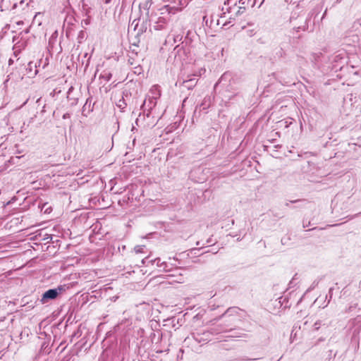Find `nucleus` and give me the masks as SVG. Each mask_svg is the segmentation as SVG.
<instances>
[{
	"label": "nucleus",
	"instance_id": "1",
	"mask_svg": "<svg viewBox=\"0 0 361 361\" xmlns=\"http://www.w3.org/2000/svg\"><path fill=\"white\" fill-rule=\"evenodd\" d=\"M178 9L174 6L166 5L157 11H152L147 13L149 26L154 30L159 31L166 30L173 20V16Z\"/></svg>",
	"mask_w": 361,
	"mask_h": 361
},
{
	"label": "nucleus",
	"instance_id": "2",
	"mask_svg": "<svg viewBox=\"0 0 361 361\" xmlns=\"http://www.w3.org/2000/svg\"><path fill=\"white\" fill-rule=\"evenodd\" d=\"M242 313L243 310L238 307L228 308L221 315L210 321V323L214 324V322L222 320L221 324L214 327L213 333L219 334L232 331L238 323L241 321Z\"/></svg>",
	"mask_w": 361,
	"mask_h": 361
},
{
	"label": "nucleus",
	"instance_id": "3",
	"mask_svg": "<svg viewBox=\"0 0 361 361\" xmlns=\"http://www.w3.org/2000/svg\"><path fill=\"white\" fill-rule=\"evenodd\" d=\"M219 87L224 89L225 92L233 93L232 95H224L225 98H228V99H231L238 94L237 81L233 78L232 73L230 72H226L221 75L215 84L214 88L216 89Z\"/></svg>",
	"mask_w": 361,
	"mask_h": 361
},
{
	"label": "nucleus",
	"instance_id": "4",
	"mask_svg": "<svg viewBox=\"0 0 361 361\" xmlns=\"http://www.w3.org/2000/svg\"><path fill=\"white\" fill-rule=\"evenodd\" d=\"M157 99H154V97H151L150 95H147V97L145 99L143 102V104L141 106V109L142 111L143 115L140 114L138 118L136 119V123L137 124L138 122L140 121L142 117L145 118V116H146L147 118L149 117V114L151 113V110L156 106L157 104Z\"/></svg>",
	"mask_w": 361,
	"mask_h": 361
},
{
	"label": "nucleus",
	"instance_id": "5",
	"mask_svg": "<svg viewBox=\"0 0 361 361\" xmlns=\"http://www.w3.org/2000/svg\"><path fill=\"white\" fill-rule=\"evenodd\" d=\"M213 329H215L214 327L211 328L209 331H204L202 332H196L192 333L191 334L192 338L200 344H204L208 343L211 340V335L216 334L213 333Z\"/></svg>",
	"mask_w": 361,
	"mask_h": 361
},
{
	"label": "nucleus",
	"instance_id": "6",
	"mask_svg": "<svg viewBox=\"0 0 361 361\" xmlns=\"http://www.w3.org/2000/svg\"><path fill=\"white\" fill-rule=\"evenodd\" d=\"M64 290L62 286H58L56 288L49 289L44 292L41 298V302L44 304L50 300H54Z\"/></svg>",
	"mask_w": 361,
	"mask_h": 361
},
{
	"label": "nucleus",
	"instance_id": "7",
	"mask_svg": "<svg viewBox=\"0 0 361 361\" xmlns=\"http://www.w3.org/2000/svg\"><path fill=\"white\" fill-rule=\"evenodd\" d=\"M175 59L185 61L187 58V50L183 45H177L173 49Z\"/></svg>",
	"mask_w": 361,
	"mask_h": 361
},
{
	"label": "nucleus",
	"instance_id": "8",
	"mask_svg": "<svg viewBox=\"0 0 361 361\" xmlns=\"http://www.w3.org/2000/svg\"><path fill=\"white\" fill-rule=\"evenodd\" d=\"M240 6L236 11V16H239L245 12L249 6L253 7L255 5V0H238Z\"/></svg>",
	"mask_w": 361,
	"mask_h": 361
},
{
	"label": "nucleus",
	"instance_id": "9",
	"mask_svg": "<svg viewBox=\"0 0 361 361\" xmlns=\"http://www.w3.org/2000/svg\"><path fill=\"white\" fill-rule=\"evenodd\" d=\"M27 74H28V76L30 78L34 77L37 75L38 71L37 70V66L35 63H33L30 61L28 63L27 68H26Z\"/></svg>",
	"mask_w": 361,
	"mask_h": 361
},
{
	"label": "nucleus",
	"instance_id": "10",
	"mask_svg": "<svg viewBox=\"0 0 361 361\" xmlns=\"http://www.w3.org/2000/svg\"><path fill=\"white\" fill-rule=\"evenodd\" d=\"M92 111V108H91V101L90 100V99H87L86 100L85 104L82 106V114L87 116V114H89Z\"/></svg>",
	"mask_w": 361,
	"mask_h": 361
},
{
	"label": "nucleus",
	"instance_id": "11",
	"mask_svg": "<svg viewBox=\"0 0 361 361\" xmlns=\"http://www.w3.org/2000/svg\"><path fill=\"white\" fill-rule=\"evenodd\" d=\"M151 97H154V99H158L161 95L159 87L156 85L152 87L149 91V94Z\"/></svg>",
	"mask_w": 361,
	"mask_h": 361
},
{
	"label": "nucleus",
	"instance_id": "12",
	"mask_svg": "<svg viewBox=\"0 0 361 361\" xmlns=\"http://www.w3.org/2000/svg\"><path fill=\"white\" fill-rule=\"evenodd\" d=\"M152 264L156 263V264L158 267L163 268V269L166 271L168 270V265H167L166 262H161V259L159 257L154 259V260H152Z\"/></svg>",
	"mask_w": 361,
	"mask_h": 361
},
{
	"label": "nucleus",
	"instance_id": "13",
	"mask_svg": "<svg viewBox=\"0 0 361 361\" xmlns=\"http://www.w3.org/2000/svg\"><path fill=\"white\" fill-rule=\"evenodd\" d=\"M237 1L238 0H226L225 2H224V4L225 5H228V6H230L228 8H227V11L228 13L231 12L232 9L235 8V7L237 5Z\"/></svg>",
	"mask_w": 361,
	"mask_h": 361
},
{
	"label": "nucleus",
	"instance_id": "14",
	"mask_svg": "<svg viewBox=\"0 0 361 361\" xmlns=\"http://www.w3.org/2000/svg\"><path fill=\"white\" fill-rule=\"evenodd\" d=\"M112 77V74L108 71H104L99 76V78L104 79L105 81H109Z\"/></svg>",
	"mask_w": 361,
	"mask_h": 361
},
{
	"label": "nucleus",
	"instance_id": "15",
	"mask_svg": "<svg viewBox=\"0 0 361 361\" xmlns=\"http://www.w3.org/2000/svg\"><path fill=\"white\" fill-rule=\"evenodd\" d=\"M195 84H196V82H195V78L185 80L183 82V85L188 89H190L192 86L195 85Z\"/></svg>",
	"mask_w": 361,
	"mask_h": 361
},
{
	"label": "nucleus",
	"instance_id": "16",
	"mask_svg": "<svg viewBox=\"0 0 361 361\" xmlns=\"http://www.w3.org/2000/svg\"><path fill=\"white\" fill-rule=\"evenodd\" d=\"M306 22H307V20H305V25H301V26H298V27H294L293 29L297 32H300V30H303L305 31L306 29H307V26H306Z\"/></svg>",
	"mask_w": 361,
	"mask_h": 361
},
{
	"label": "nucleus",
	"instance_id": "17",
	"mask_svg": "<svg viewBox=\"0 0 361 361\" xmlns=\"http://www.w3.org/2000/svg\"><path fill=\"white\" fill-rule=\"evenodd\" d=\"M145 245H136L134 247V250L136 253H141L144 252Z\"/></svg>",
	"mask_w": 361,
	"mask_h": 361
},
{
	"label": "nucleus",
	"instance_id": "18",
	"mask_svg": "<svg viewBox=\"0 0 361 361\" xmlns=\"http://www.w3.org/2000/svg\"><path fill=\"white\" fill-rule=\"evenodd\" d=\"M183 39V35H173V42L174 43H176L178 42H180Z\"/></svg>",
	"mask_w": 361,
	"mask_h": 361
},
{
	"label": "nucleus",
	"instance_id": "19",
	"mask_svg": "<svg viewBox=\"0 0 361 361\" xmlns=\"http://www.w3.org/2000/svg\"><path fill=\"white\" fill-rule=\"evenodd\" d=\"M321 326V321H317L314 325H313V327H314V330L315 331H317L319 329Z\"/></svg>",
	"mask_w": 361,
	"mask_h": 361
},
{
	"label": "nucleus",
	"instance_id": "20",
	"mask_svg": "<svg viewBox=\"0 0 361 361\" xmlns=\"http://www.w3.org/2000/svg\"><path fill=\"white\" fill-rule=\"evenodd\" d=\"M333 290H334V288H329V294L326 295V298L329 297V301L332 298Z\"/></svg>",
	"mask_w": 361,
	"mask_h": 361
},
{
	"label": "nucleus",
	"instance_id": "21",
	"mask_svg": "<svg viewBox=\"0 0 361 361\" xmlns=\"http://www.w3.org/2000/svg\"><path fill=\"white\" fill-rule=\"evenodd\" d=\"M128 63L131 66H134L136 64V63L135 62V60L130 56L128 59Z\"/></svg>",
	"mask_w": 361,
	"mask_h": 361
},
{
	"label": "nucleus",
	"instance_id": "22",
	"mask_svg": "<svg viewBox=\"0 0 361 361\" xmlns=\"http://www.w3.org/2000/svg\"><path fill=\"white\" fill-rule=\"evenodd\" d=\"M70 117H71V114H69V113H66L62 116L63 119H67V118H69Z\"/></svg>",
	"mask_w": 361,
	"mask_h": 361
},
{
	"label": "nucleus",
	"instance_id": "23",
	"mask_svg": "<svg viewBox=\"0 0 361 361\" xmlns=\"http://www.w3.org/2000/svg\"><path fill=\"white\" fill-rule=\"evenodd\" d=\"M356 306H357V304H355L354 305H350V306L348 307V310H346V312H350V311L353 310V308H355V307H356Z\"/></svg>",
	"mask_w": 361,
	"mask_h": 361
},
{
	"label": "nucleus",
	"instance_id": "24",
	"mask_svg": "<svg viewBox=\"0 0 361 361\" xmlns=\"http://www.w3.org/2000/svg\"><path fill=\"white\" fill-rule=\"evenodd\" d=\"M84 37V32L82 30L80 32L79 35H78V39L81 38L82 39Z\"/></svg>",
	"mask_w": 361,
	"mask_h": 361
},
{
	"label": "nucleus",
	"instance_id": "25",
	"mask_svg": "<svg viewBox=\"0 0 361 361\" xmlns=\"http://www.w3.org/2000/svg\"><path fill=\"white\" fill-rule=\"evenodd\" d=\"M152 4V0H147L146 6L149 5V6L150 7Z\"/></svg>",
	"mask_w": 361,
	"mask_h": 361
},
{
	"label": "nucleus",
	"instance_id": "26",
	"mask_svg": "<svg viewBox=\"0 0 361 361\" xmlns=\"http://www.w3.org/2000/svg\"><path fill=\"white\" fill-rule=\"evenodd\" d=\"M318 281H314L312 286L310 287L311 289L314 288L316 286H317Z\"/></svg>",
	"mask_w": 361,
	"mask_h": 361
},
{
	"label": "nucleus",
	"instance_id": "27",
	"mask_svg": "<svg viewBox=\"0 0 361 361\" xmlns=\"http://www.w3.org/2000/svg\"><path fill=\"white\" fill-rule=\"evenodd\" d=\"M190 340V337H187V338L185 339L184 342H185V343H188Z\"/></svg>",
	"mask_w": 361,
	"mask_h": 361
},
{
	"label": "nucleus",
	"instance_id": "28",
	"mask_svg": "<svg viewBox=\"0 0 361 361\" xmlns=\"http://www.w3.org/2000/svg\"><path fill=\"white\" fill-rule=\"evenodd\" d=\"M281 243H282L283 245H285V244L286 243V240H285V239H284V238H282V239H281Z\"/></svg>",
	"mask_w": 361,
	"mask_h": 361
},
{
	"label": "nucleus",
	"instance_id": "29",
	"mask_svg": "<svg viewBox=\"0 0 361 361\" xmlns=\"http://www.w3.org/2000/svg\"><path fill=\"white\" fill-rule=\"evenodd\" d=\"M135 69H139L138 70V71H139L138 73H140L141 68H140V66H135Z\"/></svg>",
	"mask_w": 361,
	"mask_h": 361
},
{
	"label": "nucleus",
	"instance_id": "30",
	"mask_svg": "<svg viewBox=\"0 0 361 361\" xmlns=\"http://www.w3.org/2000/svg\"><path fill=\"white\" fill-rule=\"evenodd\" d=\"M147 259V258L146 257V258H145V259H143L142 260V264H145V262H146Z\"/></svg>",
	"mask_w": 361,
	"mask_h": 361
},
{
	"label": "nucleus",
	"instance_id": "31",
	"mask_svg": "<svg viewBox=\"0 0 361 361\" xmlns=\"http://www.w3.org/2000/svg\"><path fill=\"white\" fill-rule=\"evenodd\" d=\"M51 238H51V235H49L48 237L44 238V240H48V239L51 240Z\"/></svg>",
	"mask_w": 361,
	"mask_h": 361
},
{
	"label": "nucleus",
	"instance_id": "32",
	"mask_svg": "<svg viewBox=\"0 0 361 361\" xmlns=\"http://www.w3.org/2000/svg\"><path fill=\"white\" fill-rule=\"evenodd\" d=\"M298 201H299L298 200H296L290 201V202L294 203V202H297Z\"/></svg>",
	"mask_w": 361,
	"mask_h": 361
},
{
	"label": "nucleus",
	"instance_id": "33",
	"mask_svg": "<svg viewBox=\"0 0 361 361\" xmlns=\"http://www.w3.org/2000/svg\"><path fill=\"white\" fill-rule=\"evenodd\" d=\"M326 10L324 11V15H323V17H322V18H324V16L326 15Z\"/></svg>",
	"mask_w": 361,
	"mask_h": 361
},
{
	"label": "nucleus",
	"instance_id": "34",
	"mask_svg": "<svg viewBox=\"0 0 361 361\" xmlns=\"http://www.w3.org/2000/svg\"><path fill=\"white\" fill-rule=\"evenodd\" d=\"M109 1H110V0H106V4H109Z\"/></svg>",
	"mask_w": 361,
	"mask_h": 361
},
{
	"label": "nucleus",
	"instance_id": "35",
	"mask_svg": "<svg viewBox=\"0 0 361 361\" xmlns=\"http://www.w3.org/2000/svg\"><path fill=\"white\" fill-rule=\"evenodd\" d=\"M286 206H288V205H289V203H288V202H286Z\"/></svg>",
	"mask_w": 361,
	"mask_h": 361
},
{
	"label": "nucleus",
	"instance_id": "36",
	"mask_svg": "<svg viewBox=\"0 0 361 361\" xmlns=\"http://www.w3.org/2000/svg\"><path fill=\"white\" fill-rule=\"evenodd\" d=\"M360 214V213H359V214ZM358 216V214H356L354 216Z\"/></svg>",
	"mask_w": 361,
	"mask_h": 361
}]
</instances>
